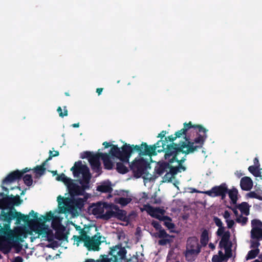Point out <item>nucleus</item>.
Returning a JSON list of instances; mask_svg holds the SVG:
<instances>
[{
  "label": "nucleus",
  "instance_id": "6",
  "mask_svg": "<svg viewBox=\"0 0 262 262\" xmlns=\"http://www.w3.org/2000/svg\"><path fill=\"white\" fill-rule=\"evenodd\" d=\"M104 148H106L111 147L109 151L113 157H116L119 159L121 161L125 163H128L131 154L134 152H137V150L135 149L136 145L125 143L120 148L118 147L117 145L111 144L110 143L105 141L103 143Z\"/></svg>",
  "mask_w": 262,
  "mask_h": 262
},
{
  "label": "nucleus",
  "instance_id": "11",
  "mask_svg": "<svg viewBox=\"0 0 262 262\" xmlns=\"http://www.w3.org/2000/svg\"><path fill=\"white\" fill-rule=\"evenodd\" d=\"M148 166H149V163L143 158H136L129 165V167L133 171L135 177L137 178L145 173Z\"/></svg>",
  "mask_w": 262,
  "mask_h": 262
},
{
  "label": "nucleus",
  "instance_id": "35",
  "mask_svg": "<svg viewBox=\"0 0 262 262\" xmlns=\"http://www.w3.org/2000/svg\"><path fill=\"white\" fill-rule=\"evenodd\" d=\"M158 236L160 238H167V241H172V236L166 233L164 230H160L158 233Z\"/></svg>",
  "mask_w": 262,
  "mask_h": 262
},
{
  "label": "nucleus",
  "instance_id": "51",
  "mask_svg": "<svg viewBox=\"0 0 262 262\" xmlns=\"http://www.w3.org/2000/svg\"><path fill=\"white\" fill-rule=\"evenodd\" d=\"M152 224L153 225L154 227H155L156 229H159L160 228V226L157 222H153Z\"/></svg>",
  "mask_w": 262,
  "mask_h": 262
},
{
  "label": "nucleus",
  "instance_id": "1",
  "mask_svg": "<svg viewBox=\"0 0 262 262\" xmlns=\"http://www.w3.org/2000/svg\"><path fill=\"white\" fill-rule=\"evenodd\" d=\"M194 143L191 141L190 137H187L186 141H181L179 143H170L167 144V140H160L152 145L148 146L146 143L142 142L140 145H136L135 148L140 156L151 157L157 155L158 152H164L165 160L172 164L176 162L178 165H180L181 159H179L180 155L185 154L183 157L185 158L187 155L193 153L203 145H194Z\"/></svg>",
  "mask_w": 262,
  "mask_h": 262
},
{
  "label": "nucleus",
  "instance_id": "17",
  "mask_svg": "<svg viewBox=\"0 0 262 262\" xmlns=\"http://www.w3.org/2000/svg\"><path fill=\"white\" fill-rule=\"evenodd\" d=\"M214 221L216 225L219 227L217 231V235L221 236V245L226 244L227 241H229L230 233L225 230L224 227L222 226V223L220 219L214 217Z\"/></svg>",
  "mask_w": 262,
  "mask_h": 262
},
{
  "label": "nucleus",
  "instance_id": "46",
  "mask_svg": "<svg viewBox=\"0 0 262 262\" xmlns=\"http://www.w3.org/2000/svg\"><path fill=\"white\" fill-rule=\"evenodd\" d=\"M32 170V169H31V168L26 167L21 170H19V171H20L21 175L23 177L24 175H25V173L29 172Z\"/></svg>",
  "mask_w": 262,
  "mask_h": 262
},
{
  "label": "nucleus",
  "instance_id": "23",
  "mask_svg": "<svg viewBox=\"0 0 262 262\" xmlns=\"http://www.w3.org/2000/svg\"><path fill=\"white\" fill-rule=\"evenodd\" d=\"M140 210L142 212L145 211L146 213H166L164 206L154 207L149 204L144 205L143 207L140 208Z\"/></svg>",
  "mask_w": 262,
  "mask_h": 262
},
{
  "label": "nucleus",
  "instance_id": "57",
  "mask_svg": "<svg viewBox=\"0 0 262 262\" xmlns=\"http://www.w3.org/2000/svg\"><path fill=\"white\" fill-rule=\"evenodd\" d=\"M75 228L77 230V231H79V232L81 231V230H82V229L81 228V227L80 226H78L77 225H75Z\"/></svg>",
  "mask_w": 262,
  "mask_h": 262
},
{
  "label": "nucleus",
  "instance_id": "15",
  "mask_svg": "<svg viewBox=\"0 0 262 262\" xmlns=\"http://www.w3.org/2000/svg\"><path fill=\"white\" fill-rule=\"evenodd\" d=\"M110 254L113 256L110 259L107 257L103 258L101 262H120L125 254L123 248L119 246H116L111 248Z\"/></svg>",
  "mask_w": 262,
  "mask_h": 262
},
{
  "label": "nucleus",
  "instance_id": "19",
  "mask_svg": "<svg viewBox=\"0 0 262 262\" xmlns=\"http://www.w3.org/2000/svg\"><path fill=\"white\" fill-rule=\"evenodd\" d=\"M252 229L251 231L252 238L259 239L262 238V223L258 220L252 222Z\"/></svg>",
  "mask_w": 262,
  "mask_h": 262
},
{
  "label": "nucleus",
  "instance_id": "5",
  "mask_svg": "<svg viewBox=\"0 0 262 262\" xmlns=\"http://www.w3.org/2000/svg\"><path fill=\"white\" fill-rule=\"evenodd\" d=\"M185 160L186 158L185 157H182L181 158L180 165H178L176 166H173L172 163L169 162L168 161H160L157 163V165L155 167V172L160 176L166 172L163 178V181L171 182L173 179L175 178V176L178 173L186 170V168L183 165V163Z\"/></svg>",
  "mask_w": 262,
  "mask_h": 262
},
{
  "label": "nucleus",
  "instance_id": "43",
  "mask_svg": "<svg viewBox=\"0 0 262 262\" xmlns=\"http://www.w3.org/2000/svg\"><path fill=\"white\" fill-rule=\"evenodd\" d=\"M151 204H161L162 200L159 198H156V196L154 198H152L151 200L150 201Z\"/></svg>",
  "mask_w": 262,
  "mask_h": 262
},
{
  "label": "nucleus",
  "instance_id": "60",
  "mask_svg": "<svg viewBox=\"0 0 262 262\" xmlns=\"http://www.w3.org/2000/svg\"><path fill=\"white\" fill-rule=\"evenodd\" d=\"M27 189H25L24 190H23L20 193V195H23L25 194V192H26V191Z\"/></svg>",
  "mask_w": 262,
  "mask_h": 262
},
{
  "label": "nucleus",
  "instance_id": "55",
  "mask_svg": "<svg viewBox=\"0 0 262 262\" xmlns=\"http://www.w3.org/2000/svg\"><path fill=\"white\" fill-rule=\"evenodd\" d=\"M103 89V88H97L96 89V92L97 93L98 95H101Z\"/></svg>",
  "mask_w": 262,
  "mask_h": 262
},
{
  "label": "nucleus",
  "instance_id": "22",
  "mask_svg": "<svg viewBox=\"0 0 262 262\" xmlns=\"http://www.w3.org/2000/svg\"><path fill=\"white\" fill-rule=\"evenodd\" d=\"M100 157L103 161L104 169H112L114 166V163L112 160L113 156L109 154L100 152Z\"/></svg>",
  "mask_w": 262,
  "mask_h": 262
},
{
  "label": "nucleus",
  "instance_id": "54",
  "mask_svg": "<svg viewBox=\"0 0 262 262\" xmlns=\"http://www.w3.org/2000/svg\"><path fill=\"white\" fill-rule=\"evenodd\" d=\"M142 198L147 200L148 198L147 194L146 192H143L142 193Z\"/></svg>",
  "mask_w": 262,
  "mask_h": 262
},
{
  "label": "nucleus",
  "instance_id": "3",
  "mask_svg": "<svg viewBox=\"0 0 262 262\" xmlns=\"http://www.w3.org/2000/svg\"><path fill=\"white\" fill-rule=\"evenodd\" d=\"M79 234V236H73L74 244L78 246L83 242L84 246L89 250L98 251L99 245L104 242L105 238L97 232V228L95 226H85Z\"/></svg>",
  "mask_w": 262,
  "mask_h": 262
},
{
  "label": "nucleus",
  "instance_id": "21",
  "mask_svg": "<svg viewBox=\"0 0 262 262\" xmlns=\"http://www.w3.org/2000/svg\"><path fill=\"white\" fill-rule=\"evenodd\" d=\"M154 217L159 219L163 222L166 227L171 232L174 231V225L172 223L171 219L166 216H164L163 214H150Z\"/></svg>",
  "mask_w": 262,
  "mask_h": 262
},
{
  "label": "nucleus",
  "instance_id": "13",
  "mask_svg": "<svg viewBox=\"0 0 262 262\" xmlns=\"http://www.w3.org/2000/svg\"><path fill=\"white\" fill-rule=\"evenodd\" d=\"M231 246L232 244L230 241H227L226 244H224V245H221L220 242V247L221 250L219 251L218 255H215L213 256L212 259V261L222 262L231 257Z\"/></svg>",
  "mask_w": 262,
  "mask_h": 262
},
{
  "label": "nucleus",
  "instance_id": "28",
  "mask_svg": "<svg viewBox=\"0 0 262 262\" xmlns=\"http://www.w3.org/2000/svg\"><path fill=\"white\" fill-rule=\"evenodd\" d=\"M237 207L241 213H249L251 206L247 202H243L237 204Z\"/></svg>",
  "mask_w": 262,
  "mask_h": 262
},
{
  "label": "nucleus",
  "instance_id": "32",
  "mask_svg": "<svg viewBox=\"0 0 262 262\" xmlns=\"http://www.w3.org/2000/svg\"><path fill=\"white\" fill-rule=\"evenodd\" d=\"M22 178H23V180L24 181L25 184L26 186L30 187L32 185L33 181L32 177L31 174H25L23 176Z\"/></svg>",
  "mask_w": 262,
  "mask_h": 262
},
{
  "label": "nucleus",
  "instance_id": "44",
  "mask_svg": "<svg viewBox=\"0 0 262 262\" xmlns=\"http://www.w3.org/2000/svg\"><path fill=\"white\" fill-rule=\"evenodd\" d=\"M230 214H225L224 217L227 219L226 221L227 222L228 226L229 228H231L233 225L234 224V222L233 220H229L228 218Z\"/></svg>",
  "mask_w": 262,
  "mask_h": 262
},
{
  "label": "nucleus",
  "instance_id": "36",
  "mask_svg": "<svg viewBox=\"0 0 262 262\" xmlns=\"http://www.w3.org/2000/svg\"><path fill=\"white\" fill-rule=\"evenodd\" d=\"M259 168L257 166H250L248 167V170L255 177H258L260 175V172L259 171Z\"/></svg>",
  "mask_w": 262,
  "mask_h": 262
},
{
  "label": "nucleus",
  "instance_id": "10",
  "mask_svg": "<svg viewBox=\"0 0 262 262\" xmlns=\"http://www.w3.org/2000/svg\"><path fill=\"white\" fill-rule=\"evenodd\" d=\"M14 234L7 227H0V248L8 252L12 246Z\"/></svg>",
  "mask_w": 262,
  "mask_h": 262
},
{
  "label": "nucleus",
  "instance_id": "24",
  "mask_svg": "<svg viewBox=\"0 0 262 262\" xmlns=\"http://www.w3.org/2000/svg\"><path fill=\"white\" fill-rule=\"evenodd\" d=\"M96 190L101 193H112L113 189L111 182L109 180L101 182L100 185L97 186Z\"/></svg>",
  "mask_w": 262,
  "mask_h": 262
},
{
  "label": "nucleus",
  "instance_id": "63",
  "mask_svg": "<svg viewBox=\"0 0 262 262\" xmlns=\"http://www.w3.org/2000/svg\"><path fill=\"white\" fill-rule=\"evenodd\" d=\"M29 213H36V212H35L33 210H31V211H29Z\"/></svg>",
  "mask_w": 262,
  "mask_h": 262
},
{
  "label": "nucleus",
  "instance_id": "29",
  "mask_svg": "<svg viewBox=\"0 0 262 262\" xmlns=\"http://www.w3.org/2000/svg\"><path fill=\"white\" fill-rule=\"evenodd\" d=\"M121 162H117L116 163V169L119 173L125 174L128 171V170L127 167L124 164V163H125L122 161ZM127 163H129V162Z\"/></svg>",
  "mask_w": 262,
  "mask_h": 262
},
{
  "label": "nucleus",
  "instance_id": "12",
  "mask_svg": "<svg viewBox=\"0 0 262 262\" xmlns=\"http://www.w3.org/2000/svg\"><path fill=\"white\" fill-rule=\"evenodd\" d=\"M200 252V247L198 239L195 237L189 238L187 243L185 257L188 261L194 260L196 256Z\"/></svg>",
  "mask_w": 262,
  "mask_h": 262
},
{
  "label": "nucleus",
  "instance_id": "61",
  "mask_svg": "<svg viewBox=\"0 0 262 262\" xmlns=\"http://www.w3.org/2000/svg\"><path fill=\"white\" fill-rule=\"evenodd\" d=\"M252 262H262V261L261 260L256 259V260L253 261Z\"/></svg>",
  "mask_w": 262,
  "mask_h": 262
},
{
  "label": "nucleus",
  "instance_id": "7",
  "mask_svg": "<svg viewBox=\"0 0 262 262\" xmlns=\"http://www.w3.org/2000/svg\"><path fill=\"white\" fill-rule=\"evenodd\" d=\"M0 196L2 197L0 199L1 213H21L18 212L15 208L23 202L20 195H6L4 192H0Z\"/></svg>",
  "mask_w": 262,
  "mask_h": 262
},
{
  "label": "nucleus",
  "instance_id": "53",
  "mask_svg": "<svg viewBox=\"0 0 262 262\" xmlns=\"http://www.w3.org/2000/svg\"><path fill=\"white\" fill-rule=\"evenodd\" d=\"M259 245V243L257 242H252L251 244V247H257Z\"/></svg>",
  "mask_w": 262,
  "mask_h": 262
},
{
  "label": "nucleus",
  "instance_id": "38",
  "mask_svg": "<svg viewBox=\"0 0 262 262\" xmlns=\"http://www.w3.org/2000/svg\"><path fill=\"white\" fill-rule=\"evenodd\" d=\"M258 252L259 250L257 249L251 250L249 252L247 255V259H249L254 258L258 254Z\"/></svg>",
  "mask_w": 262,
  "mask_h": 262
},
{
  "label": "nucleus",
  "instance_id": "34",
  "mask_svg": "<svg viewBox=\"0 0 262 262\" xmlns=\"http://www.w3.org/2000/svg\"><path fill=\"white\" fill-rule=\"evenodd\" d=\"M59 153L58 151H55V154H53V152L51 150L49 151V156L44 162H43L40 165H39L42 168H46V166L48 161H50L52 159L53 157L58 156Z\"/></svg>",
  "mask_w": 262,
  "mask_h": 262
},
{
  "label": "nucleus",
  "instance_id": "2",
  "mask_svg": "<svg viewBox=\"0 0 262 262\" xmlns=\"http://www.w3.org/2000/svg\"><path fill=\"white\" fill-rule=\"evenodd\" d=\"M70 197L58 195L57 198V209L53 212L51 211L46 213H80L84 208L88 197L75 198L83 195L80 186L74 183L73 180L67 185Z\"/></svg>",
  "mask_w": 262,
  "mask_h": 262
},
{
  "label": "nucleus",
  "instance_id": "37",
  "mask_svg": "<svg viewBox=\"0 0 262 262\" xmlns=\"http://www.w3.org/2000/svg\"><path fill=\"white\" fill-rule=\"evenodd\" d=\"M208 239H209L208 233L207 231L205 230L202 232V235H201V243L204 245H206L208 241Z\"/></svg>",
  "mask_w": 262,
  "mask_h": 262
},
{
  "label": "nucleus",
  "instance_id": "40",
  "mask_svg": "<svg viewBox=\"0 0 262 262\" xmlns=\"http://www.w3.org/2000/svg\"><path fill=\"white\" fill-rule=\"evenodd\" d=\"M94 155H95V154H93L92 152L89 151H86L83 152L80 157L82 159L88 158V160H89L90 158L92 157V156Z\"/></svg>",
  "mask_w": 262,
  "mask_h": 262
},
{
  "label": "nucleus",
  "instance_id": "64",
  "mask_svg": "<svg viewBox=\"0 0 262 262\" xmlns=\"http://www.w3.org/2000/svg\"><path fill=\"white\" fill-rule=\"evenodd\" d=\"M65 95H66V96H68L70 95L68 92H66V93H65Z\"/></svg>",
  "mask_w": 262,
  "mask_h": 262
},
{
  "label": "nucleus",
  "instance_id": "4",
  "mask_svg": "<svg viewBox=\"0 0 262 262\" xmlns=\"http://www.w3.org/2000/svg\"><path fill=\"white\" fill-rule=\"evenodd\" d=\"M182 129L176 132L174 135L165 137L164 140H167V144L168 142L174 143L173 141L177 138L183 137L186 141V137H190V134L195 133L197 137L194 139L192 142L195 144L204 145L207 138V132L208 130L202 125H193L191 121L188 123H184Z\"/></svg>",
  "mask_w": 262,
  "mask_h": 262
},
{
  "label": "nucleus",
  "instance_id": "39",
  "mask_svg": "<svg viewBox=\"0 0 262 262\" xmlns=\"http://www.w3.org/2000/svg\"><path fill=\"white\" fill-rule=\"evenodd\" d=\"M57 111L58 113L59 116L61 117L68 116V110L66 109V106L64 107V113H62V108L60 106H59L57 108Z\"/></svg>",
  "mask_w": 262,
  "mask_h": 262
},
{
  "label": "nucleus",
  "instance_id": "25",
  "mask_svg": "<svg viewBox=\"0 0 262 262\" xmlns=\"http://www.w3.org/2000/svg\"><path fill=\"white\" fill-rule=\"evenodd\" d=\"M240 186L241 189L243 190H250L253 186V182L251 179L248 177L242 178L240 181Z\"/></svg>",
  "mask_w": 262,
  "mask_h": 262
},
{
  "label": "nucleus",
  "instance_id": "49",
  "mask_svg": "<svg viewBox=\"0 0 262 262\" xmlns=\"http://www.w3.org/2000/svg\"><path fill=\"white\" fill-rule=\"evenodd\" d=\"M253 163L254 164V166H257V167L259 168L260 164H259V160L256 157L254 159Z\"/></svg>",
  "mask_w": 262,
  "mask_h": 262
},
{
  "label": "nucleus",
  "instance_id": "9",
  "mask_svg": "<svg viewBox=\"0 0 262 262\" xmlns=\"http://www.w3.org/2000/svg\"><path fill=\"white\" fill-rule=\"evenodd\" d=\"M31 219L29 220V215H25L24 216V221L27 225L30 226L33 230L36 231L39 234L48 235L50 232V229L48 226L45 224V218L42 220L40 218L36 217V214H31Z\"/></svg>",
  "mask_w": 262,
  "mask_h": 262
},
{
  "label": "nucleus",
  "instance_id": "41",
  "mask_svg": "<svg viewBox=\"0 0 262 262\" xmlns=\"http://www.w3.org/2000/svg\"><path fill=\"white\" fill-rule=\"evenodd\" d=\"M177 203L178 205L181 204V205H180L178 208H172V211L174 212H181L182 210V209L184 208L185 206L183 204V203L181 202V201H177Z\"/></svg>",
  "mask_w": 262,
  "mask_h": 262
},
{
  "label": "nucleus",
  "instance_id": "27",
  "mask_svg": "<svg viewBox=\"0 0 262 262\" xmlns=\"http://www.w3.org/2000/svg\"><path fill=\"white\" fill-rule=\"evenodd\" d=\"M227 193L228 194L229 197L231 200V204H235L238 200L237 196L238 192L237 189L234 187L231 189H228Z\"/></svg>",
  "mask_w": 262,
  "mask_h": 262
},
{
  "label": "nucleus",
  "instance_id": "20",
  "mask_svg": "<svg viewBox=\"0 0 262 262\" xmlns=\"http://www.w3.org/2000/svg\"><path fill=\"white\" fill-rule=\"evenodd\" d=\"M97 218L102 219L104 220H107L109 219L114 217L121 221L126 222L127 224L129 222L128 215L127 214H97Z\"/></svg>",
  "mask_w": 262,
  "mask_h": 262
},
{
  "label": "nucleus",
  "instance_id": "45",
  "mask_svg": "<svg viewBox=\"0 0 262 262\" xmlns=\"http://www.w3.org/2000/svg\"><path fill=\"white\" fill-rule=\"evenodd\" d=\"M247 195L251 198L259 199L258 194L254 191H251L247 194Z\"/></svg>",
  "mask_w": 262,
  "mask_h": 262
},
{
  "label": "nucleus",
  "instance_id": "59",
  "mask_svg": "<svg viewBox=\"0 0 262 262\" xmlns=\"http://www.w3.org/2000/svg\"><path fill=\"white\" fill-rule=\"evenodd\" d=\"M72 126L73 127H78L79 126V123H74L72 125Z\"/></svg>",
  "mask_w": 262,
  "mask_h": 262
},
{
  "label": "nucleus",
  "instance_id": "52",
  "mask_svg": "<svg viewBox=\"0 0 262 262\" xmlns=\"http://www.w3.org/2000/svg\"><path fill=\"white\" fill-rule=\"evenodd\" d=\"M13 262H23V259L20 257H16Z\"/></svg>",
  "mask_w": 262,
  "mask_h": 262
},
{
  "label": "nucleus",
  "instance_id": "33",
  "mask_svg": "<svg viewBox=\"0 0 262 262\" xmlns=\"http://www.w3.org/2000/svg\"><path fill=\"white\" fill-rule=\"evenodd\" d=\"M56 180L58 181L63 182L64 184L67 186L72 179L67 177L63 173H62L57 177Z\"/></svg>",
  "mask_w": 262,
  "mask_h": 262
},
{
  "label": "nucleus",
  "instance_id": "42",
  "mask_svg": "<svg viewBox=\"0 0 262 262\" xmlns=\"http://www.w3.org/2000/svg\"><path fill=\"white\" fill-rule=\"evenodd\" d=\"M236 217H237L236 221L238 223H241L242 224H245L247 221V219L245 216L240 215V216H237Z\"/></svg>",
  "mask_w": 262,
  "mask_h": 262
},
{
  "label": "nucleus",
  "instance_id": "8",
  "mask_svg": "<svg viewBox=\"0 0 262 262\" xmlns=\"http://www.w3.org/2000/svg\"><path fill=\"white\" fill-rule=\"evenodd\" d=\"M71 170L75 177H77L80 174H82V180L79 181L81 184L80 187L83 195H84L85 190L90 188L91 174L89 168L86 165H83L81 161H79L75 163L74 166L71 168Z\"/></svg>",
  "mask_w": 262,
  "mask_h": 262
},
{
  "label": "nucleus",
  "instance_id": "47",
  "mask_svg": "<svg viewBox=\"0 0 262 262\" xmlns=\"http://www.w3.org/2000/svg\"><path fill=\"white\" fill-rule=\"evenodd\" d=\"M167 134V132L166 130H162L160 134L157 136L158 138H160L161 140H163V138H165V135Z\"/></svg>",
  "mask_w": 262,
  "mask_h": 262
},
{
  "label": "nucleus",
  "instance_id": "31",
  "mask_svg": "<svg viewBox=\"0 0 262 262\" xmlns=\"http://www.w3.org/2000/svg\"><path fill=\"white\" fill-rule=\"evenodd\" d=\"M132 199L129 198H119L116 199V202L119 204H120L121 206L124 207L126 206L128 204H129Z\"/></svg>",
  "mask_w": 262,
  "mask_h": 262
},
{
  "label": "nucleus",
  "instance_id": "14",
  "mask_svg": "<svg viewBox=\"0 0 262 262\" xmlns=\"http://www.w3.org/2000/svg\"><path fill=\"white\" fill-rule=\"evenodd\" d=\"M228 190L227 184L223 183L220 185L214 186L210 190L204 191L203 193L211 197L221 196L222 200H224Z\"/></svg>",
  "mask_w": 262,
  "mask_h": 262
},
{
  "label": "nucleus",
  "instance_id": "62",
  "mask_svg": "<svg viewBox=\"0 0 262 262\" xmlns=\"http://www.w3.org/2000/svg\"><path fill=\"white\" fill-rule=\"evenodd\" d=\"M51 172L53 173L54 175L57 174V171H52Z\"/></svg>",
  "mask_w": 262,
  "mask_h": 262
},
{
  "label": "nucleus",
  "instance_id": "26",
  "mask_svg": "<svg viewBox=\"0 0 262 262\" xmlns=\"http://www.w3.org/2000/svg\"><path fill=\"white\" fill-rule=\"evenodd\" d=\"M105 203L98 202L93 204L90 207L92 208L91 213H104V208L106 207Z\"/></svg>",
  "mask_w": 262,
  "mask_h": 262
},
{
  "label": "nucleus",
  "instance_id": "50",
  "mask_svg": "<svg viewBox=\"0 0 262 262\" xmlns=\"http://www.w3.org/2000/svg\"><path fill=\"white\" fill-rule=\"evenodd\" d=\"M234 205L233 207L232 208V210L233 211V213H238L237 210L238 208H237V203L235 204H233Z\"/></svg>",
  "mask_w": 262,
  "mask_h": 262
},
{
  "label": "nucleus",
  "instance_id": "18",
  "mask_svg": "<svg viewBox=\"0 0 262 262\" xmlns=\"http://www.w3.org/2000/svg\"><path fill=\"white\" fill-rule=\"evenodd\" d=\"M100 152L95 154L92 157H91L89 160L92 170L98 175L102 173V168L101 167V163L100 162Z\"/></svg>",
  "mask_w": 262,
  "mask_h": 262
},
{
  "label": "nucleus",
  "instance_id": "30",
  "mask_svg": "<svg viewBox=\"0 0 262 262\" xmlns=\"http://www.w3.org/2000/svg\"><path fill=\"white\" fill-rule=\"evenodd\" d=\"M34 173L35 174V178H37L43 175L46 171V168H42L39 165H37L32 169Z\"/></svg>",
  "mask_w": 262,
  "mask_h": 262
},
{
  "label": "nucleus",
  "instance_id": "56",
  "mask_svg": "<svg viewBox=\"0 0 262 262\" xmlns=\"http://www.w3.org/2000/svg\"><path fill=\"white\" fill-rule=\"evenodd\" d=\"M105 213H116V212L114 211H107L105 212ZM120 213H126V212L124 210H121V212Z\"/></svg>",
  "mask_w": 262,
  "mask_h": 262
},
{
  "label": "nucleus",
  "instance_id": "48",
  "mask_svg": "<svg viewBox=\"0 0 262 262\" xmlns=\"http://www.w3.org/2000/svg\"><path fill=\"white\" fill-rule=\"evenodd\" d=\"M163 239L159 241V243L160 245H165L170 243L171 241H167V238H162Z\"/></svg>",
  "mask_w": 262,
  "mask_h": 262
},
{
  "label": "nucleus",
  "instance_id": "58",
  "mask_svg": "<svg viewBox=\"0 0 262 262\" xmlns=\"http://www.w3.org/2000/svg\"><path fill=\"white\" fill-rule=\"evenodd\" d=\"M209 247L212 249V250L214 249L215 248V245L213 244H212V243H210L209 244Z\"/></svg>",
  "mask_w": 262,
  "mask_h": 262
},
{
  "label": "nucleus",
  "instance_id": "16",
  "mask_svg": "<svg viewBox=\"0 0 262 262\" xmlns=\"http://www.w3.org/2000/svg\"><path fill=\"white\" fill-rule=\"evenodd\" d=\"M22 179L20 171L19 170H15L9 173L4 179H3L2 184V187L3 190L8 192V189L5 187L4 185L9 184L16 181H18Z\"/></svg>",
  "mask_w": 262,
  "mask_h": 262
}]
</instances>
